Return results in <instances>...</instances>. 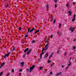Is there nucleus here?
<instances>
[{
  "instance_id": "1",
  "label": "nucleus",
  "mask_w": 76,
  "mask_h": 76,
  "mask_svg": "<svg viewBox=\"0 0 76 76\" xmlns=\"http://www.w3.org/2000/svg\"><path fill=\"white\" fill-rule=\"evenodd\" d=\"M75 27L73 28V27L72 26L70 27L69 28V31H71L72 32H73V31H74L75 30Z\"/></svg>"
},
{
  "instance_id": "2",
  "label": "nucleus",
  "mask_w": 76,
  "mask_h": 76,
  "mask_svg": "<svg viewBox=\"0 0 76 76\" xmlns=\"http://www.w3.org/2000/svg\"><path fill=\"white\" fill-rule=\"evenodd\" d=\"M35 65H33L30 68V72H31L32 70L34 69V67H35Z\"/></svg>"
},
{
  "instance_id": "3",
  "label": "nucleus",
  "mask_w": 76,
  "mask_h": 76,
  "mask_svg": "<svg viewBox=\"0 0 76 76\" xmlns=\"http://www.w3.org/2000/svg\"><path fill=\"white\" fill-rule=\"evenodd\" d=\"M10 54V53H8L7 54L5 55L4 56V58H6L7 57H8V56H9V54Z\"/></svg>"
},
{
  "instance_id": "4",
  "label": "nucleus",
  "mask_w": 76,
  "mask_h": 76,
  "mask_svg": "<svg viewBox=\"0 0 76 76\" xmlns=\"http://www.w3.org/2000/svg\"><path fill=\"white\" fill-rule=\"evenodd\" d=\"M32 50L31 49H30L29 50H28L27 52V54H29V53H30L31 51H32Z\"/></svg>"
},
{
  "instance_id": "5",
  "label": "nucleus",
  "mask_w": 76,
  "mask_h": 76,
  "mask_svg": "<svg viewBox=\"0 0 76 76\" xmlns=\"http://www.w3.org/2000/svg\"><path fill=\"white\" fill-rule=\"evenodd\" d=\"M48 53H47L45 55V58H47V57H48Z\"/></svg>"
},
{
  "instance_id": "6",
  "label": "nucleus",
  "mask_w": 76,
  "mask_h": 76,
  "mask_svg": "<svg viewBox=\"0 0 76 76\" xmlns=\"http://www.w3.org/2000/svg\"><path fill=\"white\" fill-rule=\"evenodd\" d=\"M24 63L23 62H21L20 64H21L20 66L21 67H23V65H24Z\"/></svg>"
},
{
  "instance_id": "7",
  "label": "nucleus",
  "mask_w": 76,
  "mask_h": 76,
  "mask_svg": "<svg viewBox=\"0 0 76 76\" xmlns=\"http://www.w3.org/2000/svg\"><path fill=\"white\" fill-rule=\"evenodd\" d=\"M35 29V28H32V29L30 30V32H32V31H34V29Z\"/></svg>"
},
{
  "instance_id": "8",
  "label": "nucleus",
  "mask_w": 76,
  "mask_h": 76,
  "mask_svg": "<svg viewBox=\"0 0 76 76\" xmlns=\"http://www.w3.org/2000/svg\"><path fill=\"white\" fill-rule=\"evenodd\" d=\"M28 50H29V48H27V49H26L24 51V53H26V52H27Z\"/></svg>"
},
{
  "instance_id": "9",
  "label": "nucleus",
  "mask_w": 76,
  "mask_h": 76,
  "mask_svg": "<svg viewBox=\"0 0 76 76\" xmlns=\"http://www.w3.org/2000/svg\"><path fill=\"white\" fill-rule=\"evenodd\" d=\"M39 32V30H38L37 31H36L35 32H34V34H37V32Z\"/></svg>"
},
{
  "instance_id": "10",
  "label": "nucleus",
  "mask_w": 76,
  "mask_h": 76,
  "mask_svg": "<svg viewBox=\"0 0 76 76\" xmlns=\"http://www.w3.org/2000/svg\"><path fill=\"white\" fill-rule=\"evenodd\" d=\"M62 73V72H60L59 73H58L57 74H56V76H58L59 75H61Z\"/></svg>"
},
{
  "instance_id": "11",
  "label": "nucleus",
  "mask_w": 76,
  "mask_h": 76,
  "mask_svg": "<svg viewBox=\"0 0 76 76\" xmlns=\"http://www.w3.org/2000/svg\"><path fill=\"white\" fill-rule=\"evenodd\" d=\"M9 4L8 3L7 5L5 6V7H9Z\"/></svg>"
},
{
  "instance_id": "12",
  "label": "nucleus",
  "mask_w": 76,
  "mask_h": 76,
  "mask_svg": "<svg viewBox=\"0 0 76 76\" xmlns=\"http://www.w3.org/2000/svg\"><path fill=\"white\" fill-rule=\"evenodd\" d=\"M68 14H69L70 15H72V12L71 11H69V12H68Z\"/></svg>"
},
{
  "instance_id": "13",
  "label": "nucleus",
  "mask_w": 76,
  "mask_h": 76,
  "mask_svg": "<svg viewBox=\"0 0 76 76\" xmlns=\"http://www.w3.org/2000/svg\"><path fill=\"white\" fill-rule=\"evenodd\" d=\"M4 64H5L4 63H2V64H1V67L3 66H4Z\"/></svg>"
},
{
  "instance_id": "14",
  "label": "nucleus",
  "mask_w": 76,
  "mask_h": 76,
  "mask_svg": "<svg viewBox=\"0 0 76 76\" xmlns=\"http://www.w3.org/2000/svg\"><path fill=\"white\" fill-rule=\"evenodd\" d=\"M29 31H30V28H29L28 29V32L26 33V34H28V33H29Z\"/></svg>"
},
{
  "instance_id": "15",
  "label": "nucleus",
  "mask_w": 76,
  "mask_h": 76,
  "mask_svg": "<svg viewBox=\"0 0 76 76\" xmlns=\"http://www.w3.org/2000/svg\"><path fill=\"white\" fill-rule=\"evenodd\" d=\"M49 44V43L47 44L45 46V48H47V47Z\"/></svg>"
},
{
  "instance_id": "16",
  "label": "nucleus",
  "mask_w": 76,
  "mask_h": 76,
  "mask_svg": "<svg viewBox=\"0 0 76 76\" xmlns=\"http://www.w3.org/2000/svg\"><path fill=\"white\" fill-rule=\"evenodd\" d=\"M61 24L60 23L59 24V28H61Z\"/></svg>"
},
{
  "instance_id": "17",
  "label": "nucleus",
  "mask_w": 76,
  "mask_h": 76,
  "mask_svg": "<svg viewBox=\"0 0 76 76\" xmlns=\"http://www.w3.org/2000/svg\"><path fill=\"white\" fill-rule=\"evenodd\" d=\"M31 42L32 43H35V41L34 40H33Z\"/></svg>"
},
{
  "instance_id": "18",
  "label": "nucleus",
  "mask_w": 76,
  "mask_h": 76,
  "mask_svg": "<svg viewBox=\"0 0 76 76\" xmlns=\"http://www.w3.org/2000/svg\"><path fill=\"white\" fill-rule=\"evenodd\" d=\"M42 69H43V68L42 66H40V70H42Z\"/></svg>"
},
{
  "instance_id": "19",
  "label": "nucleus",
  "mask_w": 76,
  "mask_h": 76,
  "mask_svg": "<svg viewBox=\"0 0 76 76\" xmlns=\"http://www.w3.org/2000/svg\"><path fill=\"white\" fill-rule=\"evenodd\" d=\"M23 70H22V69H20L19 70V72H22V71Z\"/></svg>"
},
{
  "instance_id": "20",
  "label": "nucleus",
  "mask_w": 76,
  "mask_h": 76,
  "mask_svg": "<svg viewBox=\"0 0 76 76\" xmlns=\"http://www.w3.org/2000/svg\"><path fill=\"white\" fill-rule=\"evenodd\" d=\"M69 69V66H67L65 69V70H67V69Z\"/></svg>"
},
{
  "instance_id": "21",
  "label": "nucleus",
  "mask_w": 76,
  "mask_h": 76,
  "mask_svg": "<svg viewBox=\"0 0 76 76\" xmlns=\"http://www.w3.org/2000/svg\"><path fill=\"white\" fill-rule=\"evenodd\" d=\"M50 17H51V19H52V20H54V18H53V17H52V16H51Z\"/></svg>"
},
{
  "instance_id": "22",
  "label": "nucleus",
  "mask_w": 76,
  "mask_h": 76,
  "mask_svg": "<svg viewBox=\"0 0 76 76\" xmlns=\"http://www.w3.org/2000/svg\"><path fill=\"white\" fill-rule=\"evenodd\" d=\"M3 73L2 72H1L0 74V76H2V75H3Z\"/></svg>"
},
{
  "instance_id": "23",
  "label": "nucleus",
  "mask_w": 76,
  "mask_h": 76,
  "mask_svg": "<svg viewBox=\"0 0 76 76\" xmlns=\"http://www.w3.org/2000/svg\"><path fill=\"white\" fill-rule=\"evenodd\" d=\"M75 18H74L72 19V21H73V22H74V21H75Z\"/></svg>"
},
{
  "instance_id": "24",
  "label": "nucleus",
  "mask_w": 76,
  "mask_h": 76,
  "mask_svg": "<svg viewBox=\"0 0 76 76\" xmlns=\"http://www.w3.org/2000/svg\"><path fill=\"white\" fill-rule=\"evenodd\" d=\"M44 54V52H42L40 54V55L42 56V54Z\"/></svg>"
},
{
  "instance_id": "25",
  "label": "nucleus",
  "mask_w": 76,
  "mask_h": 76,
  "mask_svg": "<svg viewBox=\"0 0 76 76\" xmlns=\"http://www.w3.org/2000/svg\"><path fill=\"white\" fill-rule=\"evenodd\" d=\"M53 53H52V54L50 56L51 57H52V56H53Z\"/></svg>"
},
{
  "instance_id": "26",
  "label": "nucleus",
  "mask_w": 76,
  "mask_h": 76,
  "mask_svg": "<svg viewBox=\"0 0 76 76\" xmlns=\"http://www.w3.org/2000/svg\"><path fill=\"white\" fill-rule=\"evenodd\" d=\"M50 62H51V61L48 60V63H50Z\"/></svg>"
},
{
  "instance_id": "27",
  "label": "nucleus",
  "mask_w": 76,
  "mask_h": 76,
  "mask_svg": "<svg viewBox=\"0 0 76 76\" xmlns=\"http://www.w3.org/2000/svg\"><path fill=\"white\" fill-rule=\"evenodd\" d=\"M54 1L56 3L57 2V0H54Z\"/></svg>"
},
{
  "instance_id": "28",
  "label": "nucleus",
  "mask_w": 76,
  "mask_h": 76,
  "mask_svg": "<svg viewBox=\"0 0 76 76\" xmlns=\"http://www.w3.org/2000/svg\"><path fill=\"white\" fill-rule=\"evenodd\" d=\"M66 7H69V4H67L66 5Z\"/></svg>"
},
{
  "instance_id": "29",
  "label": "nucleus",
  "mask_w": 76,
  "mask_h": 76,
  "mask_svg": "<svg viewBox=\"0 0 76 76\" xmlns=\"http://www.w3.org/2000/svg\"><path fill=\"white\" fill-rule=\"evenodd\" d=\"M12 72H14V69H12Z\"/></svg>"
},
{
  "instance_id": "30",
  "label": "nucleus",
  "mask_w": 76,
  "mask_h": 76,
  "mask_svg": "<svg viewBox=\"0 0 76 76\" xmlns=\"http://www.w3.org/2000/svg\"><path fill=\"white\" fill-rule=\"evenodd\" d=\"M19 30H20V31H21V27H19Z\"/></svg>"
},
{
  "instance_id": "31",
  "label": "nucleus",
  "mask_w": 76,
  "mask_h": 76,
  "mask_svg": "<svg viewBox=\"0 0 76 76\" xmlns=\"http://www.w3.org/2000/svg\"><path fill=\"white\" fill-rule=\"evenodd\" d=\"M75 48H76V47H75V46H74V47H73V49L74 50H75Z\"/></svg>"
},
{
  "instance_id": "32",
  "label": "nucleus",
  "mask_w": 76,
  "mask_h": 76,
  "mask_svg": "<svg viewBox=\"0 0 76 76\" xmlns=\"http://www.w3.org/2000/svg\"><path fill=\"white\" fill-rule=\"evenodd\" d=\"M49 6L48 5L46 6V8L47 9H48Z\"/></svg>"
},
{
  "instance_id": "33",
  "label": "nucleus",
  "mask_w": 76,
  "mask_h": 76,
  "mask_svg": "<svg viewBox=\"0 0 76 76\" xmlns=\"http://www.w3.org/2000/svg\"><path fill=\"white\" fill-rule=\"evenodd\" d=\"M73 17L74 18H75V17H76V15H74Z\"/></svg>"
},
{
  "instance_id": "34",
  "label": "nucleus",
  "mask_w": 76,
  "mask_h": 76,
  "mask_svg": "<svg viewBox=\"0 0 76 76\" xmlns=\"http://www.w3.org/2000/svg\"><path fill=\"white\" fill-rule=\"evenodd\" d=\"M50 37H51V38H53V35H50Z\"/></svg>"
},
{
  "instance_id": "35",
  "label": "nucleus",
  "mask_w": 76,
  "mask_h": 76,
  "mask_svg": "<svg viewBox=\"0 0 76 76\" xmlns=\"http://www.w3.org/2000/svg\"><path fill=\"white\" fill-rule=\"evenodd\" d=\"M45 50V49H44V48L42 50V52H43V51H44Z\"/></svg>"
},
{
  "instance_id": "36",
  "label": "nucleus",
  "mask_w": 76,
  "mask_h": 76,
  "mask_svg": "<svg viewBox=\"0 0 76 76\" xmlns=\"http://www.w3.org/2000/svg\"><path fill=\"white\" fill-rule=\"evenodd\" d=\"M55 8H56V7H57V4H55Z\"/></svg>"
},
{
  "instance_id": "37",
  "label": "nucleus",
  "mask_w": 76,
  "mask_h": 76,
  "mask_svg": "<svg viewBox=\"0 0 76 76\" xmlns=\"http://www.w3.org/2000/svg\"><path fill=\"white\" fill-rule=\"evenodd\" d=\"M10 75V73H8L7 74V75L8 76H9Z\"/></svg>"
},
{
  "instance_id": "38",
  "label": "nucleus",
  "mask_w": 76,
  "mask_h": 76,
  "mask_svg": "<svg viewBox=\"0 0 76 76\" xmlns=\"http://www.w3.org/2000/svg\"><path fill=\"white\" fill-rule=\"evenodd\" d=\"M56 19H55L54 20L53 22H54V23H56Z\"/></svg>"
},
{
  "instance_id": "39",
  "label": "nucleus",
  "mask_w": 76,
  "mask_h": 76,
  "mask_svg": "<svg viewBox=\"0 0 76 76\" xmlns=\"http://www.w3.org/2000/svg\"><path fill=\"white\" fill-rule=\"evenodd\" d=\"M28 37V35H26L25 36V37Z\"/></svg>"
},
{
  "instance_id": "40",
  "label": "nucleus",
  "mask_w": 76,
  "mask_h": 76,
  "mask_svg": "<svg viewBox=\"0 0 76 76\" xmlns=\"http://www.w3.org/2000/svg\"><path fill=\"white\" fill-rule=\"evenodd\" d=\"M46 48L45 49V51L46 50H47V49H48V47H46Z\"/></svg>"
},
{
  "instance_id": "41",
  "label": "nucleus",
  "mask_w": 76,
  "mask_h": 76,
  "mask_svg": "<svg viewBox=\"0 0 76 76\" xmlns=\"http://www.w3.org/2000/svg\"><path fill=\"white\" fill-rule=\"evenodd\" d=\"M60 52V50H58L57 52V54H58V53H59Z\"/></svg>"
},
{
  "instance_id": "42",
  "label": "nucleus",
  "mask_w": 76,
  "mask_h": 76,
  "mask_svg": "<svg viewBox=\"0 0 76 76\" xmlns=\"http://www.w3.org/2000/svg\"><path fill=\"white\" fill-rule=\"evenodd\" d=\"M71 65V64H69L68 66H70Z\"/></svg>"
},
{
  "instance_id": "43",
  "label": "nucleus",
  "mask_w": 76,
  "mask_h": 76,
  "mask_svg": "<svg viewBox=\"0 0 76 76\" xmlns=\"http://www.w3.org/2000/svg\"><path fill=\"white\" fill-rule=\"evenodd\" d=\"M69 64H71V62H70V61H69Z\"/></svg>"
},
{
  "instance_id": "44",
  "label": "nucleus",
  "mask_w": 76,
  "mask_h": 76,
  "mask_svg": "<svg viewBox=\"0 0 76 76\" xmlns=\"http://www.w3.org/2000/svg\"><path fill=\"white\" fill-rule=\"evenodd\" d=\"M14 50H15V48H13V51H14Z\"/></svg>"
},
{
  "instance_id": "45",
  "label": "nucleus",
  "mask_w": 76,
  "mask_h": 76,
  "mask_svg": "<svg viewBox=\"0 0 76 76\" xmlns=\"http://www.w3.org/2000/svg\"><path fill=\"white\" fill-rule=\"evenodd\" d=\"M50 75H52V74H53V72H50Z\"/></svg>"
},
{
  "instance_id": "46",
  "label": "nucleus",
  "mask_w": 76,
  "mask_h": 76,
  "mask_svg": "<svg viewBox=\"0 0 76 76\" xmlns=\"http://www.w3.org/2000/svg\"><path fill=\"white\" fill-rule=\"evenodd\" d=\"M40 58L41 59L42 58V55H40Z\"/></svg>"
},
{
  "instance_id": "47",
  "label": "nucleus",
  "mask_w": 76,
  "mask_h": 76,
  "mask_svg": "<svg viewBox=\"0 0 76 76\" xmlns=\"http://www.w3.org/2000/svg\"><path fill=\"white\" fill-rule=\"evenodd\" d=\"M27 71H29V69H27Z\"/></svg>"
},
{
  "instance_id": "48",
  "label": "nucleus",
  "mask_w": 76,
  "mask_h": 76,
  "mask_svg": "<svg viewBox=\"0 0 76 76\" xmlns=\"http://www.w3.org/2000/svg\"><path fill=\"white\" fill-rule=\"evenodd\" d=\"M64 55L65 56H66V52H65L64 53Z\"/></svg>"
},
{
  "instance_id": "49",
  "label": "nucleus",
  "mask_w": 76,
  "mask_h": 76,
  "mask_svg": "<svg viewBox=\"0 0 76 76\" xmlns=\"http://www.w3.org/2000/svg\"><path fill=\"white\" fill-rule=\"evenodd\" d=\"M71 59H72V57H71L70 58V59H69V61H70V60H71Z\"/></svg>"
},
{
  "instance_id": "50",
  "label": "nucleus",
  "mask_w": 76,
  "mask_h": 76,
  "mask_svg": "<svg viewBox=\"0 0 76 76\" xmlns=\"http://www.w3.org/2000/svg\"><path fill=\"white\" fill-rule=\"evenodd\" d=\"M21 74H22V73H20L19 74V76H20V75H21Z\"/></svg>"
},
{
  "instance_id": "51",
  "label": "nucleus",
  "mask_w": 76,
  "mask_h": 76,
  "mask_svg": "<svg viewBox=\"0 0 76 76\" xmlns=\"http://www.w3.org/2000/svg\"><path fill=\"white\" fill-rule=\"evenodd\" d=\"M73 4H75V2H73Z\"/></svg>"
},
{
  "instance_id": "52",
  "label": "nucleus",
  "mask_w": 76,
  "mask_h": 76,
  "mask_svg": "<svg viewBox=\"0 0 76 76\" xmlns=\"http://www.w3.org/2000/svg\"><path fill=\"white\" fill-rule=\"evenodd\" d=\"M59 33H60V32L59 31H58L57 32V34H59Z\"/></svg>"
},
{
  "instance_id": "53",
  "label": "nucleus",
  "mask_w": 76,
  "mask_h": 76,
  "mask_svg": "<svg viewBox=\"0 0 76 76\" xmlns=\"http://www.w3.org/2000/svg\"><path fill=\"white\" fill-rule=\"evenodd\" d=\"M64 67V65H63V66H62V67Z\"/></svg>"
},
{
  "instance_id": "54",
  "label": "nucleus",
  "mask_w": 76,
  "mask_h": 76,
  "mask_svg": "<svg viewBox=\"0 0 76 76\" xmlns=\"http://www.w3.org/2000/svg\"><path fill=\"white\" fill-rule=\"evenodd\" d=\"M76 41V39H74V41Z\"/></svg>"
},
{
  "instance_id": "55",
  "label": "nucleus",
  "mask_w": 76,
  "mask_h": 76,
  "mask_svg": "<svg viewBox=\"0 0 76 76\" xmlns=\"http://www.w3.org/2000/svg\"><path fill=\"white\" fill-rule=\"evenodd\" d=\"M51 56H50V57L49 58H51Z\"/></svg>"
},
{
  "instance_id": "56",
  "label": "nucleus",
  "mask_w": 76,
  "mask_h": 76,
  "mask_svg": "<svg viewBox=\"0 0 76 76\" xmlns=\"http://www.w3.org/2000/svg\"><path fill=\"white\" fill-rule=\"evenodd\" d=\"M1 67H1V66H0V68H1Z\"/></svg>"
},
{
  "instance_id": "57",
  "label": "nucleus",
  "mask_w": 76,
  "mask_h": 76,
  "mask_svg": "<svg viewBox=\"0 0 76 76\" xmlns=\"http://www.w3.org/2000/svg\"><path fill=\"white\" fill-rule=\"evenodd\" d=\"M53 64L51 65V66H53Z\"/></svg>"
},
{
  "instance_id": "58",
  "label": "nucleus",
  "mask_w": 76,
  "mask_h": 76,
  "mask_svg": "<svg viewBox=\"0 0 76 76\" xmlns=\"http://www.w3.org/2000/svg\"><path fill=\"white\" fill-rule=\"evenodd\" d=\"M25 56H23V57H24Z\"/></svg>"
},
{
  "instance_id": "59",
  "label": "nucleus",
  "mask_w": 76,
  "mask_h": 76,
  "mask_svg": "<svg viewBox=\"0 0 76 76\" xmlns=\"http://www.w3.org/2000/svg\"><path fill=\"white\" fill-rule=\"evenodd\" d=\"M1 39H0V41H1Z\"/></svg>"
},
{
  "instance_id": "60",
  "label": "nucleus",
  "mask_w": 76,
  "mask_h": 76,
  "mask_svg": "<svg viewBox=\"0 0 76 76\" xmlns=\"http://www.w3.org/2000/svg\"><path fill=\"white\" fill-rule=\"evenodd\" d=\"M26 54V53H25L24 54V56H25V55Z\"/></svg>"
},
{
  "instance_id": "61",
  "label": "nucleus",
  "mask_w": 76,
  "mask_h": 76,
  "mask_svg": "<svg viewBox=\"0 0 76 76\" xmlns=\"http://www.w3.org/2000/svg\"><path fill=\"white\" fill-rule=\"evenodd\" d=\"M5 1H7V0H4Z\"/></svg>"
},
{
  "instance_id": "62",
  "label": "nucleus",
  "mask_w": 76,
  "mask_h": 76,
  "mask_svg": "<svg viewBox=\"0 0 76 76\" xmlns=\"http://www.w3.org/2000/svg\"><path fill=\"white\" fill-rule=\"evenodd\" d=\"M13 50H12V52H13Z\"/></svg>"
},
{
  "instance_id": "63",
  "label": "nucleus",
  "mask_w": 76,
  "mask_h": 76,
  "mask_svg": "<svg viewBox=\"0 0 76 76\" xmlns=\"http://www.w3.org/2000/svg\"><path fill=\"white\" fill-rule=\"evenodd\" d=\"M7 76H8L7 75Z\"/></svg>"
}]
</instances>
